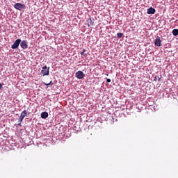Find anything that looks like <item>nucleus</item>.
I'll use <instances>...</instances> for the list:
<instances>
[{
	"instance_id": "2",
	"label": "nucleus",
	"mask_w": 178,
	"mask_h": 178,
	"mask_svg": "<svg viewBox=\"0 0 178 178\" xmlns=\"http://www.w3.org/2000/svg\"><path fill=\"white\" fill-rule=\"evenodd\" d=\"M14 8H15V9H17V10H23V9H24V8H26V6H24V4H23L22 3H16L14 5Z\"/></svg>"
},
{
	"instance_id": "4",
	"label": "nucleus",
	"mask_w": 178,
	"mask_h": 178,
	"mask_svg": "<svg viewBox=\"0 0 178 178\" xmlns=\"http://www.w3.org/2000/svg\"><path fill=\"white\" fill-rule=\"evenodd\" d=\"M155 47H162V40H161V37L157 36L154 40Z\"/></svg>"
},
{
	"instance_id": "19",
	"label": "nucleus",
	"mask_w": 178,
	"mask_h": 178,
	"mask_svg": "<svg viewBox=\"0 0 178 178\" xmlns=\"http://www.w3.org/2000/svg\"><path fill=\"white\" fill-rule=\"evenodd\" d=\"M44 84L45 86H48V83H44Z\"/></svg>"
},
{
	"instance_id": "16",
	"label": "nucleus",
	"mask_w": 178,
	"mask_h": 178,
	"mask_svg": "<svg viewBox=\"0 0 178 178\" xmlns=\"http://www.w3.org/2000/svg\"><path fill=\"white\" fill-rule=\"evenodd\" d=\"M106 82H107V83H111V79H106Z\"/></svg>"
},
{
	"instance_id": "11",
	"label": "nucleus",
	"mask_w": 178,
	"mask_h": 178,
	"mask_svg": "<svg viewBox=\"0 0 178 178\" xmlns=\"http://www.w3.org/2000/svg\"><path fill=\"white\" fill-rule=\"evenodd\" d=\"M94 24V22H92V20L91 19V18H90L88 20V27H90V26H92Z\"/></svg>"
},
{
	"instance_id": "1",
	"label": "nucleus",
	"mask_w": 178,
	"mask_h": 178,
	"mask_svg": "<svg viewBox=\"0 0 178 178\" xmlns=\"http://www.w3.org/2000/svg\"><path fill=\"white\" fill-rule=\"evenodd\" d=\"M41 73L42 76H49V67H47V65L42 67Z\"/></svg>"
},
{
	"instance_id": "14",
	"label": "nucleus",
	"mask_w": 178,
	"mask_h": 178,
	"mask_svg": "<svg viewBox=\"0 0 178 178\" xmlns=\"http://www.w3.org/2000/svg\"><path fill=\"white\" fill-rule=\"evenodd\" d=\"M23 119L24 118L20 115V117L18 118L19 123H22V122H23Z\"/></svg>"
},
{
	"instance_id": "3",
	"label": "nucleus",
	"mask_w": 178,
	"mask_h": 178,
	"mask_svg": "<svg viewBox=\"0 0 178 178\" xmlns=\"http://www.w3.org/2000/svg\"><path fill=\"white\" fill-rule=\"evenodd\" d=\"M20 42H22L21 39H17L13 44L11 46L12 49H17L19 48V46L20 45Z\"/></svg>"
},
{
	"instance_id": "13",
	"label": "nucleus",
	"mask_w": 178,
	"mask_h": 178,
	"mask_svg": "<svg viewBox=\"0 0 178 178\" xmlns=\"http://www.w3.org/2000/svg\"><path fill=\"white\" fill-rule=\"evenodd\" d=\"M117 37L118 38H122L123 37V33H117Z\"/></svg>"
},
{
	"instance_id": "12",
	"label": "nucleus",
	"mask_w": 178,
	"mask_h": 178,
	"mask_svg": "<svg viewBox=\"0 0 178 178\" xmlns=\"http://www.w3.org/2000/svg\"><path fill=\"white\" fill-rule=\"evenodd\" d=\"M85 52H86V49H83V51L81 52V56H87V54H85Z\"/></svg>"
},
{
	"instance_id": "9",
	"label": "nucleus",
	"mask_w": 178,
	"mask_h": 178,
	"mask_svg": "<svg viewBox=\"0 0 178 178\" xmlns=\"http://www.w3.org/2000/svg\"><path fill=\"white\" fill-rule=\"evenodd\" d=\"M20 116L24 119V118H26V116H27V111H26V110L22 111Z\"/></svg>"
},
{
	"instance_id": "7",
	"label": "nucleus",
	"mask_w": 178,
	"mask_h": 178,
	"mask_svg": "<svg viewBox=\"0 0 178 178\" xmlns=\"http://www.w3.org/2000/svg\"><path fill=\"white\" fill-rule=\"evenodd\" d=\"M156 12V10H155V8L152 7H150L147 10V15H155Z\"/></svg>"
},
{
	"instance_id": "18",
	"label": "nucleus",
	"mask_w": 178,
	"mask_h": 178,
	"mask_svg": "<svg viewBox=\"0 0 178 178\" xmlns=\"http://www.w3.org/2000/svg\"><path fill=\"white\" fill-rule=\"evenodd\" d=\"M18 126H22V122L17 124Z\"/></svg>"
},
{
	"instance_id": "15",
	"label": "nucleus",
	"mask_w": 178,
	"mask_h": 178,
	"mask_svg": "<svg viewBox=\"0 0 178 178\" xmlns=\"http://www.w3.org/2000/svg\"><path fill=\"white\" fill-rule=\"evenodd\" d=\"M54 84V82L51 81L49 83H47V86H52Z\"/></svg>"
},
{
	"instance_id": "6",
	"label": "nucleus",
	"mask_w": 178,
	"mask_h": 178,
	"mask_svg": "<svg viewBox=\"0 0 178 178\" xmlns=\"http://www.w3.org/2000/svg\"><path fill=\"white\" fill-rule=\"evenodd\" d=\"M20 47L22 48V49H27L29 48L27 40H21Z\"/></svg>"
},
{
	"instance_id": "5",
	"label": "nucleus",
	"mask_w": 178,
	"mask_h": 178,
	"mask_svg": "<svg viewBox=\"0 0 178 178\" xmlns=\"http://www.w3.org/2000/svg\"><path fill=\"white\" fill-rule=\"evenodd\" d=\"M76 77L79 79V80H81L82 79H84V72L83 71H78L75 74Z\"/></svg>"
},
{
	"instance_id": "17",
	"label": "nucleus",
	"mask_w": 178,
	"mask_h": 178,
	"mask_svg": "<svg viewBox=\"0 0 178 178\" xmlns=\"http://www.w3.org/2000/svg\"><path fill=\"white\" fill-rule=\"evenodd\" d=\"M0 90H2V83H0Z\"/></svg>"
},
{
	"instance_id": "10",
	"label": "nucleus",
	"mask_w": 178,
	"mask_h": 178,
	"mask_svg": "<svg viewBox=\"0 0 178 178\" xmlns=\"http://www.w3.org/2000/svg\"><path fill=\"white\" fill-rule=\"evenodd\" d=\"M172 35L175 37H177V35H178V29H175L172 30Z\"/></svg>"
},
{
	"instance_id": "8",
	"label": "nucleus",
	"mask_w": 178,
	"mask_h": 178,
	"mask_svg": "<svg viewBox=\"0 0 178 178\" xmlns=\"http://www.w3.org/2000/svg\"><path fill=\"white\" fill-rule=\"evenodd\" d=\"M49 115L47 111H44L41 113V118L42 119H47L48 118Z\"/></svg>"
}]
</instances>
